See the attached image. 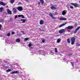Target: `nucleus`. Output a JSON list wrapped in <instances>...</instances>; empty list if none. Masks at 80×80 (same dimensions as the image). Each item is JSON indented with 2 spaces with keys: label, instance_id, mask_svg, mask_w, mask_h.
Masks as SVG:
<instances>
[{
  "label": "nucleus",
  "instance_id": "16",
  "mask_svg": "<svg viewBox=\"0 0 80 80\" xmlns=\"http://www.w3.org/2000/svg\"><path fill=\"white\" fill-rule=\"evenodd\" d=\"M66 24H67V23H65L61 24L60 25L59 28H60V27H63V26H64V25H66Z\"/></svg>",
  "mask_w": 80,
  "mask_h": 80
},
{
  "label": "nucleus",
  "instance_id": "21",
  "mask_svg": "<svg viewBox=\"0 0 80 80\" xmlns=\"http://www.w3.org/2000/svg\"><path fill=\"white\" fill-rule=\"evenodd\" d=\"M67 41L68 43H70V39H68Z\"/></svg>",
  "mask_w": 80,
  "mask_h": 80
},
{
  "label": "nucleus",
  "instance_id": "8",
  "mask_svg": "<svg viewBox=\"0 0 80 80\" xmlns=\"http://www.w3.org/2000/svg\"><path fill=\"white\" fill-rule=\"evenodd\" d=\"M0 5H3V6H5V5H6V3H4L2 2H0Z\"/></svg>",
  "mask_w": 80,
  "mask_h": 80
},
{
  "label": "nucleus",
  "instance_id": "41",
  "mask_svg": "<svg viewBox=\"0 0 80 80\" xmlns=\"http://www.w3.org/2000/svg\"><path fill=\"white\" fill-rule=\"evenodd\" d=\"M22 33H24V32L23 31H21Z\"/></svg>",
  "mask_w": 80,
  "mask_h": 80
},
{
  "label": "nucleus",
  "instance_id": "25",
  "mask_svg": "<svg viewBox=\"0 0 80 80\" xmlns=\"http://www.w3.org/2000/svg\"><path fill=\"white\" fill-rule=\"evenodd\" d=\"M7 36L8 37H10V32H8V33Z\"/></svg>",
  "mask_w": 80,
  "mask_h": 80
},
{
  "label": "nucleus",
  "instance_id": "5",
  "mask_svg": "<svg viewBox=\"0 0 80 80\" xmlns=\"http://www.w3.org/2000/svg\"><path fill=\"white\" fill-rule=\"evenodd\" d=\"M71 4L72 5H73V6H74L75 7H78V4L75 3H72Z\"/></svg>",
  "mask_w": 80,
  "mask_h": 80
},
{
  "label": "nucleus",
  "instance_id": "33",
  "mask_svg": "<svg viewBox=\"0 0 80 80\" xmlns=\"http://www.w3.org/2000/svg\"><path fill=\"white\" fill-rule=\"evenodd\" d=\"M45 39H43L42 40V43H44L45 42Z\"/></svg>",
  "mask_w": 80,
  "mask_h": 80
},
{
  "label": "nucleus",
  "instance_id": "6",
  "mask_svg": "<svg viewBox=\"0 0 80 80\" xmlns=\"http://www.w3.org/2000/svg\"><path fill=\"white\" fill-rule=\"evenodd\" d=\"M12 11L13 12V13L15 14L17 12V9L15 8H12Z\"/></svg>",
  "mask_w": 80,
  "mask_h": 80
},
{
  "label": "nucleus",
  "instance_id": "36",
  "mask_svg": "<svg viewBox=\"0 0 80 80\" xmlns=\"http://www.w3.org/2000/svg\"><path fill=\"white\" fill-rule=\"evenodd\" d=\"M55 15H58V13H57V12H55Z\"/></svg>",
  "mask_w": 80,
  "mask_h": 80
},
{
  "label": "nucleus",
  "instance_id": "2",
  "mask_svg": "<svg viewBox=\"0 0 80 80\" xmlns=\"http://www.w3.org/2000/svg\"><path fill=\"white\" fill-rule=\"evenodd\" d=\"M17 8L18 10H19V11H21L22 10H23V8H22V6H18Z\"/></svg>",
  "mask_w": 80,
  "mask_h": 80
},
{
  "label": "nucleus",
  "instance_id": "7",
  "mask_svg": "<svg viewBox=\"0 0 80 80\" xmlns=\"http://www.w3.org/2000/svg\"><path fill=\"white\" fill-rule=\"evenodd\" d=\"M80 27H78V28H77L76 29L75 31L74 32V33H77V31H78V30H79L80 29Z\"/></svg>",
  "mask_w": 80,
  "mask_h": 80
},
{
  "label": "nucleus",
  "instance_id": "3",
  "mask_svg": "<svg viewBox=\"0 0 80 80\" xmlns=\"http://www.w3.org/2000/svg\"><path fill=\"white\" fill-rule=\"evenodd\" d=\"M65 32V29H61L59 32V33H62Z\"/></svg>",
  "mask_w": 80,
  "mask_h": 80
},
{
  "label": "nucleus",
  "instance_id": "20",
  "mask_svg": "<svg viewBox=\"0 0 80 80\" xmlns=\"http://www.w3.org/2000/svg\"><path fill=\"white\" fill-rule=\"evenodd\" d=\"M40 2L41 3L42 5H43V3H44V1H43V0H40Z\"/></svg>",
  "mask_w": 80,
  "mask_h": 80
},
{
  "label": "nucleus",
  "instance_id": "27",
  "mask_svg": "<svg viewBox=\"0 0 80 80\" xmlns=\"http://www.w3.org/2000/svg\"><path fill=\"white\" fill-rule=\"evenodd\" d=\"M3 22V19H1L0 20V23H1V22Z\"/></svg>",
  "mask_w": 80,
  "mask_h": 80
},
{
  "label": "nucleus",
  "instance_id": "15",
  "mask_svg": "<svg viewBox=\"0 0 80 80\" xmlns=\"http://www.w3.org/2000/svg\"><path fill=\"white\" fill-rule=\"evenodd\" d=\"M26 19H21V21H22V23H25V22H26Z\"/></svg>",
  "mask_w": 80,
  "mask_h": 80
},
{
  "label": "nucleus",
  "instance_id": "9",
  "mask_svg": "<svg viewBox=\"0 0 80 80\" xmlns=\"http://www.w3.org/2000/svg\"><path fill=\"white\" fill-rule=\"evenodd\" d=\"M59 20H67V18H59Z\"/></svg>",
  "mask_w": 80,
  "mask_h": 80
},
{
  "label": "nucleus",
  "instance_id": "26",
  "mask_svg": "<svg viewBox=\"0 0 80 80\" xmlns=\"http://www.w3.org/2000/svg\"><path fill=\"white\" fill-rule=\"evenodd\" d=\"M11 69H8L7 70L6 72H11Z\"/></svg>",
  "mask_w": 80,
  "mask_h": 80
},
{
  "label": "nucleus",
  "instance_id": "40",
  "mask_svg": "<svg viewBox=\"0 0 80 80\" xmlns=\"http://www.w3.org/2000/svg\"><path fill=\"white\" fill-rule=\"evenodd\" d=\"M38 4L40 5V2H38Z\"/></svg>",
  "mask_w": 80,
  "mask_h": 80
},
{
  "label": "nucleus",
  "instance_id": "11",
  "mask_svg": "<svg viewBox=\"0 0 80 80\" xmlns=\"http://www.w3.org/2000/svg\"><path fill=\"white\" fill-rule=\"evenodd\" d=\"M7 12L9 14H12V12L10 10H9V9H8L7 10Z\"/></svg>",
  "mask_w": 80,
  "mask_h": 80
},
{
  "label": "nucleus",
  "instance_id": "17",
  "mask_svg": "<svg viewBox=\"0 0 80 80\" xmlns=\"http://www.w3.org/2000/svg\"><path fill=\"white\" fill-rule=\"evenodd\" d=\"M16 42H18V43H19V42H20V40L18 38L16 40Z\"/></svg>",
  "mask_w": 80,
  "mask_h": 80
},
{
  "label": "nucleus",
  "instance_id": "14",
  "mask_svg": "<svg viewBox=\"0 0 80 80\" xmlns=\"http://www.w3.org/2000/svg\"><path fill=\"white\" fill-rule=\"evenodd\" d=\"M4 10V9L2 7L0 8V12H2Z\"/></svg>",
  "mask_w": 80,
  "mask_h": 80
},
{
  "label": "nucleus",
  "instance_id": "32",
  "mask_svg": "<svg viewBox=\"0 0 80 80\" xmlns=\"http://www.w3.org/2000/svg\"><path fill=\"white\" fill-rule=\"evenodd\" d=\"M28 47H30L32 46V44L31 43H30L29 44H28Z\"/></svg>",
  "mask_w": 80,
  "mask_h": 80
},
{
  "label": "nucleus",
  "instance_id": "22",
  "mask_svg": "<svg viewBox=\"0 0 80 80\" xmlns=\"http://www.w3.org/2000/svg\"><path fill=\"white\" fill-rule=\"evenodd\" d=\"M60 41H61V40L60 39H58L57 40V43H60Z\"/></svg>",
  "mask_w": 80,
  "mask_h": 80
},
{
  "label": "nucleus",
  "instance_id": "29",
  "mask_svg": "<svg viewBox=\"0 0 80 80\" xmlns=\"http://www.w3.org/2000/svg\"><path fill=\"white\" fill-rule=\"evenodd\" d=\"M76 46H80V44L77 43L76 44Z\"/></svg>",
  "mask_w": 80,
  "mask_h": 80
},
{
  "label": "nucleus",
  "instance_id": "24",
  "mask_svg": "<svg viewBox=\"0 0 80 80\" xmlns=\"http://www.w3.org/2000/svg\"><path fill=\"white\" fill-rule=\"evenodd\" d=\"M70 62L72 64V66L73 67L74 66V65H73L74 63H73V62Z\"/></svg>",
  "mask_w": 80,
  "mask_h": 80
},
{
  "label": "nucleus",
  "instance_id": "31",
  "mask_svg": "<svg viewBox=\"0 0 80 80\" xmlns=\"http://www.w3.org/2000/svg\"><path fill=\"white\" fill-rule=\"evenodd\" d=\"M22 15H19L18 16V17H22Z\"/></svg>",
  "mask_w": 80,
  "mask_h": 80
},
{
  "label": "nucleus",
  "instance_id": "19",
  "mask_svg": "<svg viewBox=\"0 0 80 80\" xmlns=\"http://www.w3.org/2000/svg\"><path fill=\"white\" fill-rule=\"evenodd\" d=\"M40 25H43V21L42 20H41L40 21Z\"/></svg>",
  "mask_w": 80,
  "mask_h": 80
},
{
  "label": "nucleus",
  "instance_id": "28",
  "mask_svg": "<svg viewBox=\"0 0 80 80\" xmlns=\"http://www.w3.org/2000/svg\"><path fill=\"white\" fill-rule=\"evenodd\" d=\"M55 52L57 53V48H55Z\"/></svg>",
  "mask_w": 80,
  "mask_h": 80
},
{
  "label": "nucleus",
  "instance_id": "45",
  "mask_svg": "<svg viewBox=\"0 0 80 80\" xmlns=\"http://www.w3.org/2000/svg\"><path fill=\"white\" fill-rule=\"evenodd\" d=\"M2 37V36H1V37Z\"/></svg>",
  "mask_w": 80,
  "mask_h": 80
},
{
  "label": "nucleus",
  "instance_id": "30",
  "mask_svg": "<svg viewBox=\"0 0 80 80\" xmlns=\"http://www.w3.org/2000/svg\"><path fill=\"white\" fill-rule=\"evenodd\" d=\"M28 40V38H25L24 39V40L25 41H27Z\"/></svg>",
  "mask_w": 80,
  "mask_h": 80
},
{
  "label": "nucleus",
  "instance_id": "34",
  "mask_svg": "<svg viewBox=\"0 0 80 80\" xmlns=\"http://www.w3.org/2000/svg\"><path fill=\"white\" fill-rule=\"evenodd\" d=\"M24 16L23 15H22V16H21V18H24Z\"/></svg>",
  "mask_w": 80,
  "mask_h": 80
},
{
  "label": "nucleus",
  "instance_id": "10",
  "mask_svg": "<svg viewBox=\"0 0 80 80\" xmlns=\"http://www.w3.org/2000/svg\"><path fill=\"white\" fill-rule=\"evenodd\" d=\"M49 16H50V17H51L52 19H55V18L53 17V14H49Z\"/></svg>",
  "mask_w": 80,
  "mask_h": 80
},
{
  "label": "nucleus",
  "instance_id": "18",
  "mask_svg": "<svg viewBox=\"0 0 80 80\" xmlns=\"http://www.w3.org/2000/svg\"><path fill=\"white\" fill-rule=\"evenodd\" d=\"M62 14L63 15H65V14H66V12H65V10H64L62 11Z\"/></svg>",
  "mask_w": 80,
  "mask_h": 80
},
{
  "label": "nucleus",
  "instance_id": "12",
  "mask_svg": "<svg viewBox=\"0 0 80 80\" xmlns=\"http://www.w3.org/2000/svg\"><path fill=\"white\" fill-rule=\"evenodd\" d=\"M51 8L52 10H55L56 8L55 7V6H52L51 7Z\"/></svg>",
  "mask_w": 80,
  "mask_h": 80
},
{
  "label": "nucleus",
  "instance_id": "38",
  "mask_svg": "<svg viewBox=\"0 0 80 80\" xmlns=\"http://www.w3.org/2000/svg\"><path fill=\"white\" fill-rule=\"evenodd\" d=\"M1 28H2V25L0 24V30H1Z\"/></svg>",
  "mask_w": 80,
  "mask_h": 80
},
{
  "label": "nucleus",
  "instance_id": "4",
  "mask_svg": "<svg viewBox=\"0 0 80 80\" xmlns=\"http://www.w3.org/2000/svg\"><path fill=\"white\" fill-rule=\"evenodd\" d=\"M67 28L68 30H71V29H73V27L72 26H68L67 27Z\"/></svg>",
  "mask_w": 80,
  "mask_h": 80
},
{
  "label": "nucleus",
  "instance_id": "39",
  "mask_svg": "<svg viewBox=\"0 0 80 80\" xmlns=\"http://www.w3.org/2000/svg\"><path fill=\"white\" fill-rule=\"evenodd\" d=\"M17 17H18V16H15V19L17 18Z\"/></svg>",
  "mask_w": 80,
  "mask_h": 80
},
{
  "label": "nucleus",
  "instance_id": "35",
  "mask_svg": "<svg viewBox=\"0 0 80 80\" xmlns=\"http://www.w3.org/2000/svg\"><path fill=\"white\" fill-rule=\"evenodd\" d=\"M70 8H72V9H73V7H72V6H70Z\"/></svg>",
  "mask_w": 80,
  "mask_h": 80
},
{
  "label": "nucleus",
  "instance_id": "42",
  "mask_svg": "<svg viewBox=\"0 0 80 80\" xmlns=\"http://www.w3.org/2000/svg\"><path fill=\"white\" fill-rule=\"evenodd\" d=\"M72 54H69V56H70V55H71Z\"/></svg>",
  "mask_w": 80,
  "mask_h": 80
},
{
  "label": "nucleus",
  "instance_id": "37",
  "mask_svg": "<svg viewBox=\"0 0 80 80\" xmlns=\"http://www.w3.org/2000/svg\"><path fill=\"white\" fill-rule=\"evenodd\" d=\"M11 33L12 34H15V32H12Z\"/></svg>",
  "mask_w": 80,
  "mask_h": 80
},
{
  "label": "nucleus",
  "instance_id": "44",
  "mask_svg": "<svg viewBox=\"0 0 80 80\" xmlns=\"http://www.w3.org/2000/svg\"><path fill=\"white\" fill-rule=\"evenodd\" d=\"M79 2L80 3V1H79Z\"/></svg>",
  "mask_w": 80,
  "mask_h": 80
},
{
  "label": "nucleus",
  "instance_id": "1",
  "mask_svg": "<svg viewBox=\"0 0 80 80\" xmlns=\"http://www.w3.org/2000/svg\"><path fill=\"white\" fill-rule=\"evenodd\" d=\"M71 41L72 45H74L75 42V38L73 37L71 39Z\"/></svg>",
  "mask_w": 80,
  "mask_h": 80
},
{
  "label": "nucleus",
  "instance_id": "43",
  "mask_svg": "<svg viewBox=\"0 0 80 80\" xmlns=\"http://www.w3.org/2000/svg\"><path fill=\"white\" fill-rule=\"evenodd\" d=\"M75 26H77V24H75Z\"/></svg>",
  "mask_w": 80,
  "mask_h": 80
},
{
  "label": "nucleus",
  "instance_id": "13",
  "mask_svg": "<svg viewBox=\"0 0 80 80\" xmlns=\"http://www.w3.org/2000/svg\"><path fill=\"white\" fill-rule=\"evenodd\" d=\"M18 72L17 71H15V72H13L11 73V74H14V73H18Z\"/></svg>",
  "mask_w": 80,
  "mask_h": 80
},
{
  "label": "nucleus",
  "instance_id": "23",
  "mask_svg": "<svg viewBox=\"0 0 80 80\" xmlns=\"http://www.w3.org/2000/svg\"><path fill=\"white\" fill-rule=\"evenodd\" d=\"M11 3H14V2L15 1V0H10Z\"/></svg>",
  "mask_w": 80,
  "mask_h": 80
}]
</instances>
